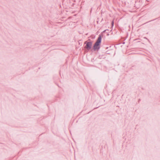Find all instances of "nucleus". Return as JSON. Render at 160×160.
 I'll use <instances>...</instances> for the list:
<instances>
[{
	"label": "nucleus",
	"mask_w": 160,
	"mask_h": 160,
	"mask_svg": "<svg viewBox=\"0 0 160 160\" xmlns=\"http://www.w3.org/2000/svg\"><path fill=\"white\" fill-rule=\"evenodd\" d=\"M101 37L100 35L98 37V39L97 40L96 42L95 43L94 46H93V50L94 51H96V50H98L99 49L100 47V44L101 42Z\"/></svg>",
	"instance_id": "nucleus-1"
},
{
	"label": "nucleus",
	"mask_w": 160,
	"mask_h": 160,
	"mask_svg": "<svg viewBox=\"0 0 160 160\" xmlns=\"http://www.w3.org/2000/svg\"><path fill=\"white\" fill-rule=\"evenodd\" d=\"M112 25L113 26V22H112Z\"/></svg>",
	"instance_id": "nucleus-3"
},
{
	"label": "nucleus",
	"mask_w": 160,
	"mask_h": 160,
	"mask_svg": "<svg viewBox=\"0 0 160 160\" xmlns=\"http://www.w3.org/2000/svg\"><path fill=\"white\" fill-rule=\"evenodd\" d=\"M84 44H86V45L84 47V48L87 49V50H89L91 48L92 43L91 42H84Z\"/></svg>",
	"instance_id": "nucleus-2"
}]
</instances>
